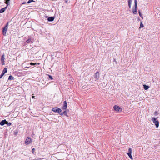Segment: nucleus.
<instances>
[{"mask_svg":"<svg viewBox=\"0 0 160 160\" xmlns=\"http://www.w3.org/2000/svg\"><path fill=\"white\" fill-rule=\"evenodd\" d=\"M58 108H57V107L54 108H52V110L53 112H58Z\"/></svg>","mask_w":160,"mask_h":160,"instance_id":"13","label":"nucleus"},{"mask_svg":"<svg viewBox=\"0 0 160 160\" xmlns=\"http://www.w3.org/2000/svg\"><path fill=\"white\" fill-rule=\"evenodd\" d=\"M4 75L2 74V73H1V75H0V79L2 77V76Z\"/></svg>","mask_w":160,"mask_h":160,"instance_id":"31","label":"nucleus"},{"mask_svg":"<svg viewBox=\"0 0 160 160\" xmlns=\"http://www.w3.org/2000/svg\"><path fill=\"white\" fill-rule=\"evenodd\" d=\"M132 3V0H128V4L129 8H131V4Z\"/></svg>","mask_w":160,"mask_h":160,"instance_id":"15","label":"nucleus"},{"mask_svg":"<svg viewBox=\"0 0 160 160\" xmlns=\"http://www.w3.org/2000/svg\"><path fill=\"white\" fill-rule=\"evenodd\" d=\"M5 3L7 4V6H8V5H9V4H10L9 1H10V0H5Z\"/></svg>","mask_w":160,"mask_h":160,"instance_id":"18","label":"nucleus"},{"mask_svg":"<svg viewBox=\"0 0 160 160\" xmlns=\"http://www.w3.org/2000/svg\"><path fill=\"white\" fill-rule=\"evenodd\" d=\"M138 12H139V15L142 18H143L142 15L141 14L139 10L138 11Z\"/></svg>","mask_w":160,"mask_h":160,"instance_id":"22","label":"nucleus"},{"mask_svg":"<svg viewBox=\"0 0 160 160\" xmlns=\"http://www.w3.org/2000/svg\"><path fill=\"white\" fill-rule=\"evenodd\" d=\"M132 152V150L131 148H129L128 149V155L131 159L133 160V158H132V155H131Z\"/></svg>","mask_w":160,"mask_h":160,"instance_id":"6","label":"nucleus"},{"mask_svg":"<svg viewBox=\"0 0 160 160\" xmlns=\"http://www.w3.org/2000/svg\"><path fill=\"white\" fill-rule=\"evenodd\" d=\"M58 112H57L58 113L61 115L62 116L63 115V113L62 110L60 108H58Z\"/></svg>","mask_w":160,"mask_h":160,"instance_id":"10","label":"nucleus"},{"mask_svg":"<svg viewBox=\"0 0 160 160\" xmlns=\"http://www.w3.org/2000/svg\"><path fill=\"white\" fill-rule=\"evenodd\" d=\"M8 23H7L6 24V25H5V27H6V28H8Z\"/></svg>","mask_w":160,"mask_h":160,"instance_id":"30","label":"nucleus"},{"mask_svg":"<svg viewBox=\"0 0 160 160\" xmlns=\"http://www.w3.org/2000/svg\"><path fill=\"white\" fill-rule=\"evenodd\" d=\"M134 3H135V8H133L132 12H133V13L134 14H137V9H138L137 0H134Z\"/></svg>","mask_w":160,"mask_h":160,"instance_id":"1","label":"nucleus"},{"mask_svg":"<svg viewBox=\"0 0 160 160\" xmlns=\"http://www.w3.org/2000/svg\"><path fill=\"white\" fill-rule=\"evenodd\" d=\"M26 42L27 43H32L33 42V40L32 39L29 38L26 41Z\"/></svg>","mask_w":160,"mask_h":160,"instance_id":"9","label":"nucleus"},{"mask_svg":"<svg viewBox=\"0 0 160 160\" xmlns=\"http://www.w3.org/2000/svg\"><path fill=\"white\" fill-rule=\"evenodd\" d=\"M8 124V126H10L12 124V123H11L9 122H6Z\"/></svg>","mask_w":160,"mask_h":160,"instance_id":"28","label":"nucleus"},{"mask_svg":"<svg viewBox=\"0 0 160 160\" xmlns=\"http://www.w3.org/2000/svg\"><path fill=\"white\" fill-rule=\"evenodd\" d=\"M67 102L66 101H64L63 102V106L62 107V109L63 110H65L67 108Z\"/></svg>","mask_w":160,"mask_h":160,"instance_id":"7","label":"nucleus"},{"mask_svg":"<svg viewBox=\"0 0 160 160\" xmlns=\"http://www.w3.org/2000/svg\"><path fill=\"white\" fill-rule=\"evenodd\" d=\"M68 0H66L65 1V3H68Z\"/></svg>","mask_w":160,"mask_h":160,"instance_id":"33","label":"nucleus"},{"mask_svg":"<svg viewBox=\"0 0 160 160\" xmlns=\"http://www.w3.org/2000/svg\"><path fill=\"white\" fill-rule=\"evenodd\" d=\"M113 108L114 110L118 112H121L122 111V109L120 107L117 105H115L113 107Z\"/></svg>","mask_w":160,"mask_h":160,"instance_id":"3","label":"nucleus"},{"mask_svg":"<svg viewBox=\"0 0 160 160\" xmlns=\"http://www.w3.org/2000/svg\"><path fill=\"white\" fill-rule=\"evenodd\" d=\"M54 18L52 17H49L48 19V20L49 22H52L54 20Z\"/></svg>","mask_w":160,"mask_h":160,"instance_id":"11","label":"nucleus"},{"mask_svg":"<svg viewBox=\"0 0 160 160\" xmlns=\"http://www.w3.org/2000/svg\"><path fill=\"white\" fill-rule=\"evenodd\" d=\"M7 7V6L5 7L4 8H2V9H1L0 10V13H2L3 12Z\"/></svg>","mask_w":160,"mask_h":160,"instance_id":"14","label":"nucleus"},{"mask_svg":"<svg viewBox=\"0 0 160 160\" xmlns=\"http://www.w3.org/2000/svg\"><path fill=\"white\" fill-rule=\"evenodd\" d=\"M143 87L144 89L146 90L148 89L149 88V86L145 85H144Z\"/></svg>","mask_w":160,"mask_h":160,"instance_id":"17","label":"nucleus"},{"mask_svg":"<svg viewBox=\"0 0 160 160\" xmlns=\"http://www.w3.org/2000/svg\"><path fill=\"white\" fill-rule=\"evenodd\" d=\"M144 26L142 22H141L140 24V28H143V27Z\"/></svg>","mask_w":160,"mask_h":160,"instance_id":"24","label":"nucleus"},{"mask_svg":"<svg viewBox=\"0 0 160 160\" xmlns=\"http://www.w3.org/2000/svg\"><path fill=\"white\" fill-rule=\"evenodd\" d=\"M63 114H64L65 115L68 117V115L67 114V112L66 111H64L63 112Z\"/></svg>","mask_w":160,"mask_h":160,"instance_id":"20","label":"nucleus"},{"mask_svg":"<svg viewBox=\"0 0 160 160\" xmlns=\"http://www.w3.org/2000/svg\"><path fill=\"white\" fill-rule=\"evenodd\" d=\"M7 121L5 119L2 120L0 123V124L1 126H3L5 124V123Z\"/></svg>","mask_w":160,"mask_h":160,"instance_id":"12","label":"nucleus"},{"mask_svg":"<svg viewBox=\"0 0 160 160\" xmlns=\"http://www.w3.org/2000/svg\"><path fill=\"white\" fill-rule=\"evenodd\" d=\"M39 64H40V63H38V65H39Z\"/></svg>","mask_w":160,"mask_h":160,"instance_id":"36","label":"nucleus"},{"mask_svg":"<svg viewBox=\"0 0 160 160\" xmlns=\"http://www.w3.org/2000/svg\"><path fill=\"white\" fill-rule=\"evenodd\" d=\"M2 74H3L4 75V74H5V72H4L3 71H2Z\"/></svg>","mask_w":160,"mask_h":160,"instance_id":"34","label":"nucleus"},{"mask_svg":"<svg viewBox=\"0 0 160 160\" xmlns=\"http://www.w3.org/2000/svg\"><path fill=\"white\" fill-rule=\"evenodd\" d=\"M34 2L33 0H29L27 2V3H30L32 2Z\"/></svg>","mask_w":160,"mask_h":160,"instance_id":"21","label":"nucleus"},{"mask_svg":"<svg viewBox=\"0 0 160 160\" xmlns=\"http://www.w3.org/2000/svg\"><path fill=\"white\" fill-rule=\"evenodd\" d=\"M37 64V63H36L31 62L30 63V65H36Z\"/></svg>","mask_w":160,"mask_h":160,"instance_id":"26","label":"nucleus"},{"mask_svg":"<svg viewBox=\"0 0 160 160\" xmlns=\"http://www.w3.org/2000/svg\"><path fill=\"white\" fill-rule=\"evenodd\" d=\"M35 149L34 148H33L32 150V152L33 153H34V152H35Z\"/></svg>","mask_w":160,"mask_h":160,"instance_id":"29","label":"nucleus"},{"mask_svg":"<svg viewBox=\"0 0 160 160\" xmlns=\"http://www.w3.org/2000/svg\"><path fill=\"white\" fill-rule=\"evenodd\" d=\"M48 76L50 79L51 80H52L53 79V78L51 75H48Z\"/></svg>","mask_w":160,"mask_h":160,"instance_id":"23","label":"nucleus"},{"mask_svg":"<svg viewBox=\"0 0 160 160\" xmlns=\"http://www.w3.org/2000/svg\"><path fill=\"white\" fill-rule=\"evenodd\" d=\"M94 76V78H95V81H97L98 80L99 78L100 74L99 72H97L95 73Z\"/></svg>","mask_w":160,"mask_h":160,"instance_id":"4","label":"nucleus"},{"mask_svg":"<svg viewBox=\"0 0 160 160\" xmlns=\"http://www.w3.org/2000/svg\"><path fill=\"white\" fill-rule=\"evenodd\" d=\"M35 96H32V98H35Z\"/></svg>","mask_w":160,"mask_h":160,"instance_id":"35","label":"nucleus"},{"mask_svg":"<svg viewBox=\"0 0 160 160\" xmlns=\"http://www.w3.org/2000/svg\"><path fill=\"white\" fill-rule=\"evenodd\" d=\"M14 78L13 77L12 75H10L9 76L8 80H13Z\"/></svg>","mask_w":160,"mask_h":160,"instance_id":"19","label":"nucleus"},{"mask_svg":"<svg viewBox=\"0 0 160 160\" xmlns=\"http://www.w3.org/2000/svg\"><path fill=\"white\" fill-rule=\"evenodd\" d=\"M5 58H4V55L3 54V55L1 58V61L2 62H4Z\"/></svg>","mask_w":160,"mask_h":160,"instance_id":"16","label":"nucleus"},{"mask_svg":"<svg viewBox=\"0 0 160 160\" xmlns=\"http://www.w3.org/2000/svg\"><path fill=\"white\" fill-rule=\"evenodd\" d=\"M32 142V139L31 138L29 137H27L26 141H25V144L26 145H28L30 144Z\"/></svg>","mask_w":160,"mask_h":160,"instance_id":"5","label":"nucleus"},{"mask_svg":"<svg viewBox=\"0 0 160 160\" xmlns=\"http://www.w3.org/2000/svg\"><path fill=\"white\" fill-rule=\"evenodd\" d=\"M8 28L4 27L2 29L3 34L4 36H5L6 34V32L8 30Z\"/></svg>","mask_w":160,"mask_h":160,"instance_id":"8","label":"nucleus"},{"mask_svg":"<svg viewBox=\"0 0 160 160\" xmlns=\"http://www.w3.org/2000/svg\"><path fill=\"white\" fill-rule=\"evenodd\" d=\"M153 122L154 123L156 127L158 128L159 126V121L158 120H156V118H153L152 119Z\"/></svg>","mask_w":160,"mask_h":160,"instance_id":"2","label":"nucleus"},{"mask_svg":"<svg viewBox=\"0 0 160 160\" xmlns=\"http://www.w3.org/2000/svg\"><path fill=\"white\" fill-rule=\"evenodd\" d=\"M3 71L4 72H7V69L6 68H5Z\"/></svg>","mask_w":160,"mask_h":160,"instance_id":"25","label":"nucleus"},{"mask_svg":"<svg viewBox=\"0 0 160 160\" xmlns=\"http://www.w3.org/2000/svg\"><path fill=\"white\" fill-rule=\"evenodd\" d=\"M154 114L155 116L158 115V112L157 111H155L154 113Z\"/></svg>","mask_w":160,"mask_h":160,"instance_id":"27","label":"nucleus"},{"mask_svg":"<svg viewBox=\"0 0 160 160\" xmlns=\"http://www.w3.org/2000/svg\"><path fill=\"white\" fill-rule=\"evenodd\" d=\"M42 159L41 158H38L37 159H33L32 160H42Z\"/></svg>","mask_w":160,"mask_h":160,"instance_id":"32","label":"nucleus"}]
</instances>
